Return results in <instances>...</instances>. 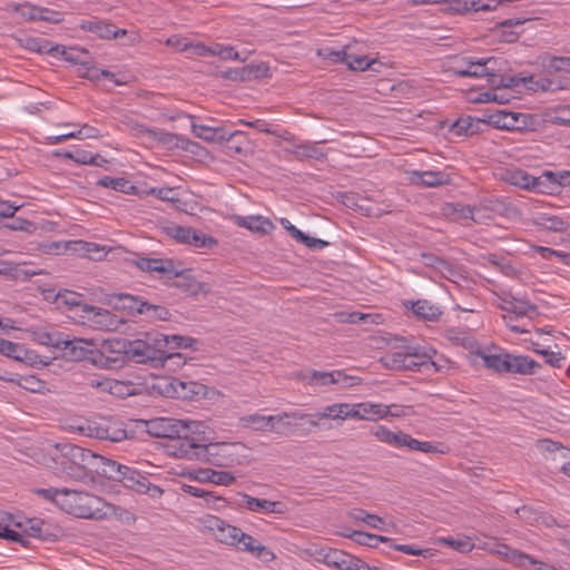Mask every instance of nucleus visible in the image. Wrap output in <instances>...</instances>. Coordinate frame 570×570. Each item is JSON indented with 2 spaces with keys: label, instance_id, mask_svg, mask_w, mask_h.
Listing matches in <instances>:
<instances>
[{
  "label": "nucleus",
  "instance_id": "15",
  "mask_svg": "<svg viewBox=\"0 0 570 570\" xmlns=\"http://www.w3.org/2000/svg\"><path fill=\"white\" fill-rule=\"evenodd\" d=\"M79 78L88 79L90 81H97L100 77L107 78L116 86L125 85V80L116 78L115 73L108 70H99L92 66L89 61L80 59L73 55V76Z\"/></svg>",
  "mask_w": 570,
  "mask_h": 570
},
{
  "label": "nucleus",
  "instance_id": "2",
  "mask_svg": "<svg viewBox=\"0 0 570 570\" xmlns=\"http://www.w3.org/2000/svg\"><path fill=\"white\" fill-rule=\"evenodd\" d=\"M203 423L190 421L185 422L171 417H156L146 421V431L154 438L168 439L166 445L170 455L183 459L180 455L181 450L185 449L183 443H190L191 436L196 430L200 429Z\"/></svg>",
  "mask_w": 570,
  "mask_h": 570
},
{
  "label": "nucleus",
  "instance_id": "58",
  "mask_svg": "<svg viewBox=\"0 0 570 570\" xmlns=\"http://www.w3.org/2000/svg\"><path fill=\"white\" fill-rule=\"evenodd\" d=\"M497 552L504 557L505 560L512 562L513 564L520 567L524 564V561H527V558H529V554L523 553L521 551H518L515 549H512L505 544L499 546V549Z\"/></svg>",
  "mask_w": 570,
  "mask_h": 570
},
{
  "label": "nucleus",
  "instance_id": "36",
  "mask_svg": "<svg viewBox=\"0 0 570 570\" xmlns=\"http://www.w3.org/2000/svg\"><path fill=\"white\" fill-rule=\"evenodd\" d=\"M136 266L144 272H156L166 277L167 273H171L174 271V261L163 258L139 257L136 261Z\"/></svg>",
  "mask_w": 570,
  "mask_h": 570
},
{
  "label": "nucleus",
  "instance_id": "25",
  "mask_svg": "<svg viewBox=\"0 0 570 570\" xmlns=\"http://www.w3.org/2000/svg\"><path fill=\"white\" fill-rule=\"evenodd\" d=\"M489 126V119L483 120L464 116L456 119L450 127V132L454 136H473L483 130V127Z\"/></svg>",
  "mask_w": 570,
  "mask_h": 570
},
{
  "label": "nucleus",
  "instance_id": "44",
  "mask_svg": "<svg viewBox=\"0 0 570 570\" xmlns=\"http://www.w3.org/2000/svg\"><path fill=\"white\" fill-rule=\"evenodd\" d=\"M223 142H225L226 154L229 156L243 155L246 151L247 140L242 131L236 130L229 134L225 131Z\"/></svg>",
  "mask_w": 570,
  "mask_h": 570
},
{
  "label": "nucleus",
  "instance_id": "18",
  "mask_svg": "<svg viewBox=\"0 0 570 570\" xmlns=\"http://www.w3.org/2000/svg\"><path fill=\"white\" fill-rule=\"evenodd\" d=\"M99 458L100 455L91 452L90 450L73 444V479L76 478V466L87 471V474L85 473L86 478L97 475Z\"/></svg>",
  "mask_w": 570,
  "mask_h": 570
},
{
  "label": "nucleus",
  "instance_id": "22",
  "mask_svg": "<svg viewBox=\"0 0 570 570\" xmlns=\"http://www.w3.org/2000/svg\"><path fill=\"white\" fill-rule=\"evenodd\" d=\"M499 6H503L502 0H452L451 12L464 13L492 11Z\"/></svg>",
  "mask_w": 570,
  "mask_h": 570
},
{
  "label": "nucleus",
  "instance_id": "1",
  "mask_svg": "<svg viewBox=\"0 0 570 570\" xmlns=\"http://www.w3.org/2000/svg\"><path fill=\"white\" fill-rule=\"evenodd\" d=\"M180 449L183 459L198 460L220 468H229L240 463L242 443L217 442L207 443L205 433L199 429L195 431L190 443H183Z\"/></svg>",
  "mask_w": 570,
  "mask_h": 570
},
{
  "label": "nucleus",
  "instance_id": "53",
  "mask_svg": "<svg viewBox=\"0 0 570 570\" xmlns=\"http://www.w3.org/2000/svg\"><path fill=\"white\" fill-rule=\"evenodd\" d=\"M436 273L453 283H459L461 279L465 278L464 271L460 266L453 265L445 259L441 263Z\"/></svg>",
  "mask_w": 570,
  "mask_h": 570
},
{
  "label": "nucleus",
  "instance_id": "8",
  "mask_svg": "<svg viewBox=\"0 0 570 570\" xmlns=\"http://www.w3.org/2000/svg\"><path fill=\"white\" fill-rule=\"evenodd\" d=\"M105 348H108L110 353L124 354L137 363L150 362V357L156 355L155 351L149 346L147 337L134 341L126 338L105 341Z\"/></svg>",
  "mask_w": 570,
  "mask_h": 570
},
{
  "label": "nucleus",
  "instance_id": "48",
  "mask_svg": "<svg viewBox=\"0 0 570 570\" xmlns=\"http://www.w3.org/2000/svg\"><path fill=\"white\" fill-rule=\"evenodd\" d=\"M180 490L191 497L204 499L208 507L213 509H218L219 505L217 503L224 501L223 498L215 495L213 492L194 485L183 484Z\"/></svg>",
  "mask_w": 570,
  "mask_h": 570
},
{
  "label": "nucleus",
  "instance_id": "31",
  "mask_svg": "<svg viewBox=\"0 0 570 570\" xmlns=\"http://www.w3.org/2000/svg\"><path fill=\"white\" fill-rule=\"evenodd\" d=\"M189 478L200 482H210L219 485H229L235 482V476L229 472L212 469H198L189 472Z\"/></svg>",
  "mask_w": 570,
  "mask_h": 570
},
{
  "label": "nucleus",
  "instance_id": "16",
  "mask_svg": "<svg viewBox=\"0 0 570 570\" xmlns=\"http://www.w3.org/2000/svg\"><path fill=\"white\" fill-rule=\"evenodd\" d=\"M309 415L312 416V419H305L304 421H306L312 426H318V421L322 419H332L341 421L353 419V404L335 403L325 406L322 412Z\"/></svg>",
  "mask_w": 570,
  "mask_h": 570
},
{
  "label": "nucleus",
  "instance_id": "50",
  "mask_svg": "<svg viewBox=\"0 0 570 570\" xmlns=\"http://www.w3.org/2000/svg\"><path fill=\"white\" fill-rule=\"evenodd\" d=\"M99 186L111 188L114 190H118L125 194H135L136 186H134L129 180L121 177H109L105 176L100 178L97 183Z\"/></svg>",
  "mask_w": 570,
  "mask_h": 570
},
{
  "label": "nucleus",
  "instance_id": "4",
  "mask_svg": "<svg viewBox=\"0 0 570 570\" xmlns=\"http://www.w3.org/2000/svg\"><path fill=\"white\" fill-rule=\"evenodd\" d=\"M106 353H110L109 350L105 348V343L101 348H98V344L94 340H86L73 336V373L79 374L82 372L83 363H89L100 368H115L121 362L120 356H108Z\"/></svg>",
  "mask_w": 570,
  "mask_h": 570
},
{
  "label": "nucleus",
  "instance_id": "30",
  "mask_svg": "<svg viewBox=\"0 0 570 570\" xmlns=\"http://www.w3.org/2000/svg\"><path fill=\"white\" fill-rule=\"evenodd\" d=\"M149 346L155 351V357H150V362L164 363L166 360L171 358L175 354L170 352L169 335L160 333L147 334Z\"/></svg>",
  "mask_w": 570,
  "mask_h": 570
},
{
  "label": "nucleus",
  "instance_id": "24",
  "mask_svg": "<svg viewBox=\"0 0 570 570\" xmlns=\"http://www.w3.org/2000/svg\"><path fill=\"white\" fill-rule=\"evenodd\" d=\"M14 10L27 20H43L48 22H59L60 13L47 8L37 7L30 3H22L14 7Z\"/></svg>",
  "mask_w": 570,
  "mask_h": 570
},
{
  "label": "nucleus",
  "instance_id": "42",
  "mask_svg": "<svg viewBox=\"0 0 570 570\" xmlns=\"http://www.w3.org/2000/svg\"><path fill=\"white\" fill-rule=\"evenodd\" d=\"M347 515L350 519L357 522H364L373 529L390 531L387 528L384 527L385 521L383 518L370 513L364 509L354 508L347 512Z\"/></svg>",
  "mask_w": 570,
  "mask_h": 570
},
{
  "label": "nucleus",
  "instance_id": "55",
  "mask_svg": "<svg viewBox=\"0 0 570 570\" xmlns=\"http://www.w3.org/2000/svg\"><path fill=\"white\" fill-rule=\"evenodd\" d=\"M191 229V227L180 226L176 224L168 225L164 228L167 236H169L170 238L175 239L177 243L180 244L189 243Z\"/></svg>",
  "mask_w": 570,
  "mask_h": 570
},
{
  "label": "nucleus",
  "instance_id": "46",
  "mask_svg": "<svg viewBox=\"0 0 570 570\" xmlns=\"http://www.w3.org/2000/svg\"><path fill=\"white\" fill-rule=\"evenodd\" d=\"M125 468H126V465L120 464L114 460L106 459L100 455L99 469L97 471V478L105 476L109 480L119 482Z\"/></svg>",
  "mask_w": 570,
  "mask_h": 570
},
{
  "label": "nucleus",
  "instance_id": "61",
  "mask_svg": "<svg viewBox=\"0 0 570 570\" xmlns=\"http://www.w3.org/2000/svg\"><path fill=\"white\" fill-rule=\"evenodd\" d=\"M405 354L410 357H414L419 361L431 360L432 357H436L438 353L432 347H421V346H407L405 348Z\"/></svg>",
  "mask_w": 570,
  "mask_h": 570
},
{
  "label": "nucleus",
  "instance_id": "51",
  "mask_svg": "<svg viewBox=\"0 0 570 570\" xmlns=\"http://www.w3.org/2000/svg\"><path fill=\"white\" fill-rule=\"evenodd\" d=\"M139 314L148 320L167 321L170 317L169 311L163 305H156L144 301L140 303Z\"/></svg>",
  "mask_w": 570,
  "mask_h": 570
},
{
  "label": "nucleus",
  "instance_id": "28",
  "mask_svg": "<svg viewBox=\"0 0 570 570\" xmlns=\"http://www.w3.org/2000/svg\"><path fill=\"white\" fill-rule=\"evenodd\" d=\"M390 414V407L384 404L368 402L353 404V419L374 421Z\"/></svg>",
  "mask_w": 570,
  "mask_h": 570
},
{
  "label": "nucleus",
  "instance_id": "38",
  "mask_svg": "<svg viewBox=\"0 0 570 570\" xmlns=\"http://www.w3.org/2000/svg\"><path fill=\"white\" fill-rule=\"evenodd\" d=\"M245 534L246 533L243 532L239 528L225 522L224 525L220 527V529L216 532L215 538L223 544L236 547L239 549Z\"/></svg>",
  "mask_w": 570,
  "mask_h": 570
},
{
  "label": "nucleus",
  "instance_id": "60",
  "mask_svg": "<svg viewBox=\"0 0 570 570\" xmlns=\"http://www.w3.org/2000/svg\"><path fill=\"white\" fill-rule=\"evenodd\" d=\"M348 69L354 71H364L371 68L375 60H370L365 55H356L352 51V58L345 62Z\"/></svg>",
  "mask_w": 570,
  "mask_h": 570
},
{
  "label": "nucleus",
  "instance_id": "59",
  "mask_svg": "<svg viewBox=\"0 0 570 570\" xmlns=\"http://www.w3.org/2000/svg\"><path fill=\"white\" fill-rule=\"evenodd\" d=\"M318 56L330 59L334 62H346L348 58H352V46L346 45L341 50L322 49L318 50Z\"/></svg>",
  "mask_w": 570,
  "mask_h": 570
},
{
  "label": "nucleus",
  "instance_id": "39",
  "mask_svg": "<svg viewBox=\"0 0 570 570\" xmlns=\"http://www.w3.org/2000/svg\"><path fill=\"white\" fill-rule=\"evenodd\" d=\"M80 258H89L91 261H100L105 257V247L99 246L95 243L85 240H73V256Z\"/></svg>",
  "mask_w": 570,
  "mask_h": 570
},
{
  "label": "nucleus",
  "instance_id": "37",
  "mask_svg": "<svg viewBox=\"0 0 570 570\" xmlns=\"http://www.w3.org/2000/svg\"><path fill=\"white\" fill-rule=\"evenodd\" d=\"M493 70H488L484 77H487L488 83L492 87V89H505L513 88L521 85L520 77L518 76H504L501 73V70L497 69V65H492Z\"/></svg>",
  "mask_w": 570,
  "mask_h": 570
},
{
  "label": "nucleus",
  "instance_id": "11",
  "mask_svg": "<svg viewBox=\"0 0 570 570\" xmlns=\"http://www.w3.org/2000/svg\"><path fill=\"white\" fill-rule=\"evenodd\" d=\"M119 482L138 493H148L151 498H159L164 492L158 485L151 484L147 476L127 465Z\"/></svg>",
  "mask_w": 570,
  "mask_h": 570
},
{
  "label": "nucleus",
  "instance_id": "17",
  "mask_svg": "<svg viewBox=\"0 0 570 570\" xmlns=\"http://www.w3.org/2000/svg\"><path fill=\"white\" fill-rule=\"evenodd\" d=\"M166 278H175L176 281L168 284L191 295H197L203 292L204 285L196 281V278L191 275L190 269H178L174 264V271L171 273H167Z\"/></svg>",
  "mask_w": 570,
  "mask_h": 570
},
{
  "label": "nucleus",
  "instance_id": "29",
  "mask_svg": "<svg viewBox=\"0 0 570 570\" xmlns=\"http://www.w3.org/2000/svg\"><path fill=\"white\" fill-rule=\"evenodd\" d=\"M238 550L250 553L254 558L264 563H269L276 559V554L268 547L259 543L255 538L247 533L245 534Z\"/></svg>",
  "mask_w": 570,
  "mask_h": 570
},
{
  "label": "nucleus",
  "instance_id": "32",
  "mask_svg": "<svg viewBox=\"0 0 570 570\" xmlns=\"http://www.w3.org/2000/svg\"><path fill=\"white\" fill-rule=\"evenodd\" d=\"M492 65H498V59L494 57L469 61L465 68H456L454 72L460 77L482 78L488 70H493Z\"/></svg>",
  "mask_w": 570,
  "mask_h": 570
},
{
  "label": "nucleus",
  "instance_id": "7",
  "mask_svg": "<svg viewBox=\"0 0 570 570\" xmlns=\"http://www.w3.org/2000/svg\"><path fill=\"white\" fill-rule=\"evenodd\" d=\"M501 309L505 312L502 318L509 330L514 333H529L530 328L520 326L518 324H512V321H519L521 318H535L540 314L538 306L524 298H520L511 294L505 295L501 298Z\"/></svg>",
  "mask_w": 570,
  "mask_h": 570
},
{
  "label": "nucleus",
  "instance_id": "3",
  "mask_svg": "<svg viewBox=\"0 0 570 570\" xmlns=\"http://www.w3.org/2000/svg\"><path fill=\"white\" fill-rule=\"evenodd\" d=\"M76 296L80 295L73 292V323L98 331H117L125 323L121 317L109 309L82 303Z\"/></svg>",
  "mask_w": 570,
  "mask_h": 570
},
{
  "label": "nucleus",
  "instance_id": "49",
  "mask_svg": "<svg viewBox=\"0 0 570 570\" xmlns=\"http://www.w3.org/2000/svg\"><path fill=\"white\" fill-rule=\"evenodd\" d=\"M542 179H546L544 185L549 184L546 194H553L558 187L570 185V171L553 173L546 170L542 174Z\"/></svg>",
  "mask_w": 570,
  "mask_h": 570
},
{
  "label": "nucleus",
  "instance_id": "14",
  "mask_svg": "<svg viewBox=\"0 0 570 570\" xmlns=\"http://www.w3.org/2000/svg\"><path fill=\"white\" fill-rule=\"evenodd\" d=\"M286 417H293L296 420H305V419H312L311 415L306 413H297V412H283L277 415H262V414H250L247 416H244L242 421L245 425L253 426L257 431H273L274 430V422H281Z\"/></svg>",
  "mask_w": 570,
  "mask_h": 570
},
{
  "label": "nucleus",
  "instance_id": "27",
  "mask_svg": "<svg viewBox=\"0 0 570 570\" xmlns=\"http://www.w3.org/2000/svg\"><path fill=\"white\" fill-rule=\"evenodd\" d=\"M267 67L263 65H247L243 68L228 69L220 72V77L233 81H249L257 79L267 72Z\"/></svg>",
  "mask_w": 570,
  "mask_h": 570
},
{
  "label": "nucleus",
  "instance_id": "12",
  "mask_svg": "<svg viewBox=\"0 0 570 570\" xmlns=\"http://www.w3.org/2000/svg\"><path fill=\"white\" fill-rule=\"evenodd\" d=\"M504 180L513 186L520 187L522 189L534 191V193H547L548 185H544L546 179H542V175L539 177H534L521 169H512L507 170L504 175Z\"/></svg>",
  "mask_w": 570,
  "mask_h": 570
},
{
  "label": "nucleus",
  "instance_id": "26",
  "mask_svg": "<svg viewBox=\"0 0 570 570\" xmlns=\"http://www.w3.org/2000/svg\"><path fill=\"white\" fill-rule=\"evenodd\" d=\"M142 302L141 297L127 293L109 294L106 298V303L114 309L127 311L128 314H139L140 303Z\"/></svg>",
  "mask_w": 570,
  "mask_h": 570
},
{
  "label": "nucleus",
  "instance_id": "45",
  "mask_svg": "<svg viewBox=\"0 0 570 570\" xmlns=\"http://www.w3.org/2000/svg\"><path fill=\"white\" fill-rule=\"evenodd\" d=\"M412 311L417 317L430 322L438 321L442 314L438 306L426 299H417L416 302H413Z\"/></svg>",
  "mask_w": 570,
  "mask_h": 570
},
{
  "label": "nucleus",
  "instance_id": "64",
  "mask_svg": "<svg viewBox=\"0 0 570 570\" xmlns=\"http://www.w3.org/2000/svg\"><path fill=\"white\" fill-rule=\"evenodd\" d=\"M48 42L49 40L40 37H27L23 40V46L26 49L37 52V53H46L48 51Z\"/></svg>",
  "mask_w": 570,
  "mask_h": 570
},
{
  "label": "nucleus",
  "instance_id": "9",
  "mask_svg": "<svg viewBox=\"0 0 570 570\" xmlns=\"http://www.w3.org/2000/svg\"><path fill=\"white\" fill-rule=\"evenodd\" d=\"M105 501L83 490L73 487V517L82 519H102L106 517Z\"/></svg>",
  "mask_w": 570,
  "mask_h": 570
},
{
  "label": "nucleus",
  "instance_id": "23",
  "mask_svg": "<svg viewBox=\"0 0 570 570\" xmlns=\"http://www.w3.org/2000/svg\"><path fill=\"white\" fill-rule=\"evenodd\" d=\"M410 179L412 184L423 187H440L451 181L449 174L439 170H414L411 171Z\"/></svg>",
  "mask_w": 570,
  "mask_h": 570
},
{
  "label": "nucleus",
  "instance_id": "41",
  "mask_svg": "<svg viewBox=\"0 0 570 570\" xmlns=\"http://www.w3.org/2000/svg\"><path fill=\"white\" fill-rule=\"evenodd\" d=\"M35 340L42 345L53 346L56 348H67L71 345V340L68 335H63L60 332H35Z\"/></svg>",
  "mask_w": 570,
  "mask_h": 570
},
{
  "label": "nucleus",
  "instance_id": "54",
  "mask_svg": "<svg viewBox=\"0 0 570 570\" xmlns=\"http://www.w3.org/2000/svg\"><path fill=\"white\" fill-rule=\"evenodd\" d=\"M27 350L22 345L0 337V354L17 361H22L27 356Z\"/></svg>",
  "mask_w": 570,
  "mask_h": 570
},
{
  "label": "nucleus",
  "instance_id": "47",
  "mask_svg": "<svg viewBox=\"0 0 570 570\" xmlns=\"http://www.w3.org/2000/svg\"><path fill=\"white\" fill-rule=\"evenodd\" d=\"M535 225L542 229L556 233L566 232L570 227V224L563 218L548 214H540L535 218Z\"/></svg>",
  "mask_w": 570,
  "mask_h": 570
},
{
  "label": "nucleus",
  "instance_id": "34",
  "mask_svg": "<svg viewBox=\"0 0 570 570\" xmlns=\"http://www.w3.org/2000/svg\"><path fill=\"white\" fill-rule=\"evenodd\" d=\"M351 556L352 554L337 549H322L317 552L316 560L325 563L328 567L346 570L350 567L348 561Z\"/></svg>",
  "mask_w": 570,
  "mask_h": 570
},
{
  "label": "nucleus",
  "instance_id": "5",
  "mask_svg": "<svg viewBox=\"0 0 570 570\" xmlns=\"http://www.w3.org/2000/svg\"><path fill=\"white\" fill-rule=\"evenodd\" d=\"M75 434L110 442H120L127 439V431L122 422L109 417L73 422V435Z\"/></svg>",
  "mask_w": 570,
  "mask_h": 570
},
{
  "label": "nucleus",
  "instance_id": "13",
  "mask_svg": "<svg viewBox=\"0 0 570 570\" xmlns=\"http://www.w3.org/2000/svg\"><path fill=\"white\" fill-rule=\"evenodd\" d=\"M528 115L507 110H495L489 115V125L503 130H522L528 126Z\"/></svg>",
  "mask_w": 570,
  "mask_h": 570
},
{
  "label": "nucleus",
  "instance_id": "19",
  "mask_svg": "<svg viewBox=\"0 0 570 570\" xmlns=\"http://www.w3.org/2000/svg\"><path fill=\"white\" fill-rule=\"evenodd\" d=\"M242 498L244 507L252 512L284 514L287 511L286 504L281 501L254 498L246 493H243Z\"/></svg>",
  "mask_w": 570,
  "mask_h": 570
},
{
  "label": "nucleus",
  "instance_id": "40",
  "mask_svg": "<svg viewBox=\"0 0 570 570\" xmlns=\"http://www.w3.org/2000/svg\"><path fill=\"white\" fill-rule=\"evenodd\" d=\"M355 377L348 376L344 374L342 371H333V372H320V371H312L311 375L308 376V381L311 384L315 385H330V384H337L341 382H347L352 381Z\"/></svg>",
  "mask_w": 570,
  "mask_h": 570
},
{
  "label": "nucleus",
  "instance_id": "52",
  "mask_svg": "<svg viewBox=\"0 0 570 570\" xmlns=\"http://www.w3.org/2000/svg\"><path fill=\"white\" fill-rule=\"evenodd\" d=\"M191 128H193V132L196 135V137H198L203 140H206L209 142H214V141L223 142L224 132H225V130L223 128H212V127H208L205 125H196V124H193Z\"/></svg>",
  "mask_w": 570,
  "mask_h": 570
},
{
  "label": "nucleus",
  "instance_id": "62",
  "mask_svg": "<svg viewBox=\"0 0 570 570\" xmlns=\"http://www.w3.org/2000/svg\"><path fill=\"white\" fill-rule=\"evenodd\" d=\"M217 244V240L210 236H207L196 229H191L188 245H193L197 248L213 247Z\"/></svg>",
  "mask_w": 570,
  "mask_h": 570
},
{
  "label": "nucleus",
  "instance_id": "56",
  "mask_svg": "<svg viewBox=\"0 0 570 570\" xmlns=\"http://www.w3.org/2000/svg\"><path fill=\"white\" fill-rule=\"evenodd\" d=\"M73 163L101 166V163H107V160L98 154L94 155L87 150L76 148L73 149Z\"/></svg>",
  "mask_w": 570,
  "mask_h": 570
},
{
  "label": "nucleus",
  "instance_id": "33",
  "mask_svg": "<svg viewBox=\"0 0 570 570\" xmlns=\"http://www.w3.org/2000/svg\"><path fill=\"white\" fill-rule=\"evenodd\" d=\"M541 365L527 355L509 354L508 373L531 375L534 374Z\"/></svg>",
  "mask_w": 570,
  "mask_h": 570
},
{
  "label": "nucleus",
  "instance_id": "35",
  "mask_svg": "<svg viewBox=\"0 0 570 570\" xmlns=\"http://www.w3.org/2000/svg\"><path fill=\"white\" fill-rule=\"evenodd\" d=\"M285 153L292 155L296 160H323L326 158L323 150L312 142L295 144L291 148H285Z\"/></svg>",
  "mask_w": 570,
  "mask_h": 570
},
{
  "label": "nucleus",
  "instance_id": "6",
  "mask_svg": "<svg viewBox=\"0 0 570 570\" xmlns=\"http://www.w3.org/2000/svg\"><path fill=\"white\" fill-rule=\"evenodd\" d=\"M372 433L379 441L395 448L405 446L413 451L438 454H448L451 450L450 446L444 443L434 444L428 441H419L403 431H391L384 425L376 426Z\"/></svg>",
  "mask_w": 570,
  "mask_h": 570
},
{
  "label": "nucleus",
  "instance_id": "21",
  "mask_svg": "<svg viewBox=\"0 0 570 570\" xmlns=\"http://www.w3.org/2000/svg\"><path fill=\"white\" fill-rule=\"evenodd\" d=\"M234 222L237 226L263 236L271 234L275 228L274 223L262 215L235 216Z\"/></svg>",
  "mask_w": 570,
  "mask_h": 570
},
{
  "label": "nucleus",
  "instance_id": "63",
  "mask_svg": "<svg viewBox=\"0 0 570 570\" xmlns=\"http://www.w3.org/2000/svg\"><path fill=\"white\" fill-rule=\"evenodd\" d=\"M407 361L405 351L404 352H393L387 354L382 358L384 365L391 370L402 371L404 367V362Z\"/></svg>",
  "mask_w": 570,
  "mask_h": 570
},
{
  "label": "nucleus",
  "instance_id": "10",
  "mask_svg": "<svg viewBox=\"0 0 570 570\" xmlns=\"http://www.w3.org/2000/svg\"><path fill=\"white\" fill-rule=\"evenodd\" d=\"M87 386L117 397L132 395L135 391L132 383L104 377L97 374L90 375L82 382H77V387L80 391L85 390Z\"/></svg>",
  "mask_w": 570,
  "mask_h": 570
},
{
  "label": "nucleus",
  "instance_id": "43",
  "mask_svg": "<svg viewBox=\"0 0 570 570\" xmlns=\"http://www.w3.org/2000/svg\"><path fill=\"white\" fill-rule=\"evenodd\" d=\"M478 354L481 356L483 365L487 368L499 374L508 373L510 353L487 354L484 352H479Z\"/></svg>",
  "mask_w": 570,
  "mask_h": 570
},
{
  "label": "nucleus",
  "instance_id": "20",
  "mask_svg": "<svg viewBox=\"0 0 570 570\" xmlns=\"http://www.w3.org/2000/svg\"><path fill=\"white\" fill-rule=\"evenodd\" d=\"M80 29L94 33L100 39H112L118 38L127 33V30L119 29L112 23L105 22L102 20H83L80 23Z\"/></svg>",
  "mask_w": 570,
  "mask_h": 570
},
{
  "label": "nucleus",
  "instance_id": "57",
  "mask_svg": "<svg viewBox=\"0 0 570 570\" xmlns=\"http://www.w3.org/2000/svg\"><path fill=\"white\" fill-rule=\"evenodd\" d=\"M147 132L151 134L159 142L167 147H181L185 139L177 134L166 132V131H156L151 129H147Z\"/></svg>",
  "mask_w": 570,
  "mask_h": 570
}]
</instances>
